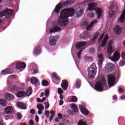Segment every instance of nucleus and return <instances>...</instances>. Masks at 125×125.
Instances as JSON below:
<instances>
[{"label":"nucleus","mask_w":125,"mask_h":125,"mask_svg":"<svg viewBox=\"0 0 125 125\" xmlns=\"http://www.w3.org/2000/svg\"><path fill=\"white\" fill-rule=\"evenodd\" d=\"M75 14V9L67 8L62 10L61 12V17L59 23L61 26H66L68 24V17H71Z\"/></svg>","instance_id":"obj_1"},{"label":"nucleus","mask_w":125,"mask_h":125,"mask_svg":"<svg viewBox=\"0 0 125 125\" xmlns=\"http://www.w3.org/2000/svg\"><path fill=\"white\" fill-rule=\"evenodd\" d=\"M89 11H92L95 10L96 13L97 15V18H100L102 15V9L100 8L97 7V4L96 3H90L88 4Z\"/></svg>","instance_id":"obj_2"},{"label":"nucleus","mask_w":125,"mask_h":125,"mask_svg":"<svg viewBox=\"0 0 125 125\" xmlns=\"http://www.w3.org/2000/svg\"><path fill=\"white\" fill-rule=\"evenodd\" d=\"M74 3L73 0H67L63 2H60L55 8V12L58 14L60 12V9L63 7V6H69V5H72Z\"/></svg>","instance_id":"obj_3"},{"label":"nucleus","mask_w":125,"mask_h":125,"mask_svg":"<svg viewBox=\"0 0 125 125\" xmlns=\"http://www.w3.org/2000/svg\"><path fill=\"white\" fill-rule=\"evenodd\" d=\"M107 85V83H106V79L105 78H102V80L96 83L95 85V89L97 91H103V86H106Z\"/></svg>","instance_id":"obj_4"},{"label":"nucleus","mask_w":125,"mask_h":125,"mask_svg":"<svg viewBox=\"0 0 125 125\" xmlns=\"http://www.w3.org/2000/svg\"><path fill=\"white\" fill-rule=\"evenodd\" d=\"M88 72V78L89 79H94L95 75H96V65L95 63H92L90 67L87 69Z\"/></svg>","instance_id":"obj_5"},{"label":"nucleus","mask_w":125,"mask_h":125,"mask_svg":"<svg viewBox=\"0 0 125 125\" xmlns=\"http://www.w3.org/2000/svg\"><path fill=\"white\" fill-rule=\"evenodd\" d=\"M13 10L7 9L5 11L0 12V17L5 16L6 19H9V18H10V17L13 15Z\"/></svg>","instance_id":"obj_6"},{"label":"nucleus","mask_w":125,"mask_h":125,"mask_svg":"<svg viewBox=\"0 0 125 125\" xmlns=\"http://www.w3.org/2000/svg\"><path fill=\"white\" fill-rule=\"evenodd\" d=\"M113 44H114V41H110L108 42L107 50V54L108 56H111L112 53H114V46Z\"/></svg>","instance_id":"obj_7"},{"label":"nucleus","mask_w":125,"mask_h":125,"mask_svg":"<svg viewBox=\"0 0 125 125\" xmlns=\"http://www.w3.org/2000/svg\"><path fill=\"white\" fill-rule=\"evenodd\" d=\"M120 58H121V54L118 52H115L113 56L109 57V59L113 62H118V61L120 60Z\"/></svg>","instance_id":"obj_8"},{"label":"nucleus","mask_w":125,"mask_h":125,"mask_svg":"<svg viewBox=\"0 0 125 125\" xmlns=\"http://www.w3.org/2000/svg\"><path fill=\"white\" fill-rule=\"evenodd\" d=\"M108 83L110 87L113 86L115 84V76L114 75H109L108 76Z\"/></svg>","instance_id":"obj_9"},{"label":"nucleus","mask_w":125,"mask_h":125,"mask_svg":"<svg viewBox=\"0 0 125 125\" xmlns=\"http://www.w3.org/2000/svg\"><path fill=\"white\" fill-rule=\"evenodd\" d=\"M114 69H115V65L113 63L109 62L105 66V73H111L112 71L114 70Z\"/></svg>","instance_id":"obj_10"},{"label":"nucleus","mask_w":125,"mask_h":125,"mask_svg":"<svg viewBox=\"0 0 125 125\" xmlns=\"http://www.w3.org/2000/svg\"><path fill=\"white\" fill-rule=\"evenodd\" d=\"M58 40V36H51L49 38V42L51 45H56L57 40Z\"/></svg>","instance_id":"obj_11"},{"label":"nucleus","mask_w":125,"mask_h":125,"mask_svg":"<svg viewBox=\"0 0 125 125\" xmlns=\"http://www.w3.org/2000/svg\"><path fill=\"white\" fill-rule=\"evenodd\" d=\"M57 32H61V28L57 25L53 24V26L50 29V34H53V33H56Z\"/></svg>","instance_id":"obj_12"},{"label":"nucleus","mask_w":125,"mask_h":125,"mask_svg":"<svg viewBox=\"0 0 125 125\" xmlns=\"http://www.w3.org/2000/svg\"><path fill=\"white\" fill-rule=\"evenodd\" d=\"M61 86L63 90H67L69 86V83L66 80H63L61 83Z\"/></svg>","instance_id":"obj_13"},{"label":"nucleus","mask_w":125,"mask_h":125,"mask_svg":"<svg viewBox=\"0 0 125 125\" xmlns=\"http://www.w3.org/2000/svg\"><path fill=\"white\" fill-rule=\"evenodd\" d=\"M79 109H80V111L81 113L84 115H88L89 114V112L87 109H86V108L84 107L83 105H79Z\"/></svg>","instance_id":"obj_14"},{"label":"nucleus","mask_w":125,"mask_h":125,"mask_svg":"<svg viewBox=\"0 0 125 125\" xmlns=\"http://www.w3.org/2000/svg\"><path fill=\"white\" fill-rule=\"evenodd\" d=\"M16 69L21 70V69H25L26 68V63L25 62H17L16 64Z\"/></svg>","instance_id":"obj_15"},{"label":"nucleus","mask_w":125,"mask_h":125,"mask_svg":"<svg viewBox=\"0 0 125 125\" xmlns=\"http://www.w3.org/2000/svg\"><path fill=\"white\" fill-rule=\"evenodd\" d=\"M113 31L116 35H120L122 33V27L117 25L114 27Z\"/></svg>","instance_id":"obj_16"},{"label":"nucleus","mask_w":125,"mask_h":125,"mask_svg":"<svg viewBox=\"0 0 125 125\" xmlns=\"http://www.w3.org/2000/svg\"><path fill=\"white\" fill-rule=\"evenodd\" d=\"M109 36L107 35L104 37V40L102 41L101 46L102 47H105L107 45V42H108V40H109Z\"/></svg>","instance_id":"obj_17"},{"label":"nucleus","mask_w":125,"mask_h":125,"mask_svg":"<svg viewBox=\"0 0 125 125\" xmlns=\"http://www.w3.org/2000/svg\"><path fill=\"white\" fill-rule=\"evenodd\" d=\"M13 70L10 69H4L3 70H2L0 74L1 75H8L9 74H12L13 73Z\"/></svg>","instance_id":"obj_18"},{"label":"nucleus","mask_w":125,"mask_h":125,"mask_svg":"<svg viewBox=\"0 0 125 125\" xmlns=\"http://www.w3.org/2000/svg\"><path fill=\"white\" fill-rule=\"evenodd\" d=\"M125 21V9L124 10L121 16L118 19L119 23H124Z\"/></svg>","instance_id":"obj_19"},{"label":"nucleus","mask_w":125,"mask_h":125,"mask_svg":"<svg viewBox=\"0 0 125 125\" xmlns=\"http://www.w3.org/2000/svg\"><path fill=\"white\" fill-rule=\"evenodd\" d=\"M17 106L20 109H21L22 110H26L27 109V107H26V105L21 102H18L17 103Z\"/></svg>","instance_id":"obj_20"},{"label":"nucleus","mask_w":125,"mask_h":125,"mask_svg":"<svg viewBox=\"0 0 125 125\" xmlns=\"http://www.w3.org/2000/svg\"><path fill=\"white\" fill-rule=\"evenodd\" d=\"M42 52V49H41V45L37 46L34 49L33 53L34 55H38Z\"/></svg>","instance_id":"obj_21"},{"label":"nucleus","mask_w":125,"mask_h":125,"mask_svg":"<svg viewBox=\"0 0 125 125\" xmlns=\"http://www.w3.org/2000/svg\"><path fill=\"white\" fill-rule=\"evenodd\" d=\"M98 58H99L98 61L99 66H101L102 65V62L104 61V58H103V54H99L98 55Z\"/></svg>","instance_id":"obj_22"},{"label":"nucleus","mask_w":125,"mask_h":125,"mask_svg":"<svg viewBox=\"0 0 125 125\" xmlns=\"http://www.w3.org/2000/svg\"><path fill=\"white\" fill-rule=\"evenodd\" d=\"M97 23V21H92L90 23V25H88L86 27V30L87 31H91L92 30V26L94 25L95 24H96Z\"/></svg>","instance_id":"obj_23"},{"label":"nucleus","mask_w":125,"mask_h":125,"mask_svg":"<svg viewBox=\"0 0 125 125\" xmlns=\"http://www.w3.org/2000/svg\"><path fill=\"white\" fill-rule=\"evenodd\" d=\"M86 44V42H80L76 44V48L80 49L81 48L83 47Z\"/></svg>","instance_id":"obj_24"},{"label":"nucleus","mask_w":125,"mask_h":125,"mask_svg":"<svg viewBox=\"0 0 125 125\" xmlns=\"http://www.w3.org/2000/svg\"><path fill=\"white\" fill-rule=\"evenodd\" d=\"M25 91H20L17 93V96L19 98H21V97H25Z\"/></svg>","instance_id":"obj_25"},{"label":"nucleus","mask_w":125,"mask_h":125,"mask_svg":"<svg viewBox=\"0 0 125 125\" xmlns=\"http://www.w3.org/2000/svg\"><path fill=\"white\" fill-rule=\"evenodd\" d=\"M13 112V109L11 106H7L5 108V112L6 114H10V113H12Z\"/></svg>","instance_id":"obj_26"},{"label":"nucleus","mask_w":125,"mask_h":125,"mask_svg":"<svg viewBox=\"0 0 125 125\" xmlns=\"http://www.w3.org/2000/svg\"><path fill=\"white\" fill-rule=\"evenodd\" d=\"M71 108L73 111L75 112V113H78L79 112V108H78V106H77V105H76V104H71Z\"/></svg>","instance_id":"obj_27"},{"label":"nucleus","mask_w":125,"mask_h":125,"mask_svg":"<svg viewBox=\"0 0 125 125\" xmlns=\"http://www.w3.org/2000/svg\"><path fill=\"white\" fill-rule=\"evenodd\" d=\"M81 84H82V81L80 79H77L76 81V88H80L81 87Z\"/></svg>","instance_id":"obj_28"},{"label":"nucleus","mask_w":125,"mask_h":125,"mask_svg":"<svg viewBox=\"0 0 125 125\" xmlns=\"http://www.w3.org/2000/svg\"><path fill=\"white\" fill-rule=\"evenodd\" d=\"M52 77L53 79H54V80H56V81H60V80H61V78L59 77V76H58L56 73H53L52 74Z\"/></svg>","instance_id":"obj_29"},{"label":"nucleus","mask_w":125,"mask_h":125,"mask_svg":"<svg viewBox=\"0 0 125 125\" xmlns=\"http://www.w3.org/2000/svg\"><path fill=\"white\" fill-rule=\"evenodd\" d=\"M30 83L32 84H37L38 83V79L36 77H32L30 80Z\"/></svg>","instance_id":"obj_30"},{"label":"nucleus","mask_w":125,"mask_h":125,"mask_svg":"<svg viewBox=\"0 0 125 125\" xmlns=\"http://www.w3.org/2000/svg\"><path fill=\"white\" fill-rule=\"evenodd\" d=\"M83 10L81 9L80 8H78L77 11L76 12V14L78 17L82 16V15H83Z\"/></svg>","instance_id":"obj_31"},{"label":"nucleus","mask_w":125,"mask_h":125,"mask_svg":"<svg viewBox=\"0 0 125 125\" xmlns=\"http://www.w3.org/2000/svg\"><path fill=\"white\" fill-rule=\"evenodd\" d=\"M27 96H30L32 94V87H29L27 91L26 92Z\"/></svg>","instance_id":"obj_32"},{"label":"nucleus","mask_w":125,"mask_h":125,"mask_svg":"<svg viewBox=\"0 0 125 125\" xmlns=\"http://www.w3.org/2000/svg\"><path fill=\"white\" fill-rule=\"evenodd\" d=\"M0 104L1 106H6V101H5V100L4 99L0 100Z\"/></svg>","instance_id":"obj_33"},{"label":"nucleus","mask_w":125,"mask_h":125,"mask_svg":"<svg viewBox=\"0 0 125 125\" xmlns=\"http://www.w3.org/2000/svg\"><path fill=\"white\" fill-rule=\"evenodd\" d=\"M100 35V34H99V33L98 32L96 33L94 35L93 38L91 39V41H92L93 42H94L95 40L98 39V36H99Z\"/></svg>","instance_id":"obj_34"},{"label":"nucleus","mask_w":125,"mask_h":125,"mask_svg":"<svg viewBox=\"0 0 125 125\" xmlns=\"http://www.w3.org/2000/svg\"><path fill=\"white\" fill-rule=\"evenodd\" d=\"M37 108L38 109V110H44V106H43V105L39 104L37 105Z\"/></svg>","instance_id":"obj_35"},{"label":"nucleus","mask_w":125,"mask_h":125,"mask_svg":"<svg viewBox=\"0 0 125 125\" xmlns=\"http://www.w3.org/2000/svg\"><path fill=\"white\" fill-rule=\"evenodd\" d=\"M14 99V95L12 94H8V100H13Z\"/></svg>","instance_id":"obj_36"},{"label":"nucleus","mask_w":125,"mask_h":125,"mask_svg":"<svg viewBox=\"0 0 125 125\" xmlns=\"http://www.w3.org/2000/svg\"><path fill=\"white\" fill-rule=\"evenodd\" d=\"M77 125H86V122L80 120H79Z\"/></svg>","instance_id":"obj_37"},{"label":"nucleus","mask_w":125,"mask_h":125,"mask_svg":"<svg viewBox=\"0 0 125 125\" xmlns=\"http://www.w3.org/2000/svg\"><path fill=\"white\" fill-rule=\"evenodd\" d=\"M42 85H43V86H47V85H48V82L46 80L42 81Z\"/></svg>","instance_id":"obj_38"},{"label":"nucleus","mask_w":125,"mask_h":125,"mask_svg":"<svg viewBox=\"0 0 125 125\" xmlns=\"http://www.w3.org/2000/svg\"><path fill=\"white\" fill-rule=\"evenodd\" d=\"M44 93H45V96L46 97H48V96H49V89H47L45 90Z\"/></svg>","instance_id":"obj_39"},{"label":"nucleus","mask_w":125,"mask_h":125,"mask_svg":"<svg viewBox=\"0 0 125 125\" xmlns=\"http://www.w3.org/2000/svg\"><path fill=\"white\" fill-rule=\"evenodd\" d=\"M12 90L14 91H18V90H19V88H18L17 86L15 85L12 87Z\"/></svg>","instance_id":"obj_40"},{"label":"nucleus","mask_w":125,"mask_h":125,"mask_svg":"<svg viewBox=\"0 0 125 125\" xmlns=\"http://www.w3.org/2000/svg\"><path fill=\"white\" fill-rule=\"evenodd\" d=\"M82 52H83V49H81L78 53H77V56L79 58V59H80L81 58V56L82 55Z\"/></svg>","instance_id":"obj_41"},{"label":"nucleus","mask_w":125,"mask_h":125,"mask_svg":"<svg viewBox=\"0 0 125 125\" xmlns=\"http://www.w3.org/2000/svg\"><path fill=\"white\" fill-rule=\"evenodd\" d=\"M63 91L61 88H58V93L59 94H62L63 93Z\"/></svg>","instance_id":"obj_42"},{"label":"nucleus","mask_w":125,"mask_h":125,"mask_svg":"<svg viewBox=\"0 0 125 125\" xmlns=\"http://www.w3.org/2000/svg\"><path fill=\"white\" fill-rule=\"evenodd\" d=\"M71 100L72 102H77V101H78V98L76 96H73Z\"/></svg>","instance_id":"obj_43"},{"label":"nucleus","mask_w":125,"mask_h":125,"mask_svg":"<svg viewBox=\"0 0 125 125\" xmlns=\"http://www.w3.org/2000/svg\"><path fill=\"white\" fill-rule=\"evenodd\" d=\"M88 16L90 18H93L94 17V13H88Z\"/></svg>","instance_id":"obj_44"},{"label":"nucleus","mask_w":125,"mask_h":125,"mask_svg":"<svg viewBox=\"0 0 125 125\" xmlns=\"http://www.w3.org/2000/svg\"><path fill=\"white\" fill-rule=\"evenodd\" d=\"M118 92H119V93H120V94H121L122 93H124V90L123 89V88H122L121 87H119L118 88Z\"/></svg>","instance_id":"obj_45"},{"label":"nucleus","mask_w":125,"mask_h":125,"mask_svg":"<svg viewBox=\"0 0 125 125\" xmlns=\"http://www.w3.org/2000/svg\"><path fill=\"white\" fill-rule=\"evenodd\" d=\"M17 119L18 120H21V119H22V115L21 114L19 113H17Z\"/></svg>","instance_id":"obj_46"},{"label":"nucleus","mask_w":125,"mask_h":125,"mask_svg":"<svg viewBox=\"0 0 125 125\" xmlns=\"http://www.w3.org/2000/svg\"><path fill=\"white\" fill-rule=\"evenodd\" d=\"M89 52L90 53H94V52H95V49H94V48H90V50H89Z\"/></svg>","instance_id":"obj_47"},{"label":"nucleus","mask_w":125,"mask_h":125,"mask_svg":"<svg viewBox=\"0 0 125 125\" xmlns=\"http://www.w3.org/2000/svg\"><path fill=\"white\" fill-rule=\"evenodd\" d=\"M45 115L46 118H49V111L48 110H46L45 112Z\"/></svg>","instance_id":"obj_48"},{"label":"nucleus","mask_w":125,"mask_h":125,"mask_svg":"<svg viewBox=\"0 0 125 125\" xmlns=\"http://www.w3.org/2000/svg\"><path fill=\"white\" fill-rule=\"evenodd\" d=\"M125 64V61H121V62L119 63V64L120 66H124Z\"/></svg>","instance_id":"obj_49"},{"label":"nucleus","mask_w":125,"mask_h":125,"mask_svg":"<svg viewBox=\"0 0 125 125\" xmlns=\"http://www.w3.org/2000/svg\"><path fill=\"white\" fill-rule=\"evenodd\" d=\"M114 7H115V4H112L111 6H110V7L109 8L110 13L111 12V9H114Z\"/></svg>","instance_id":"obj_50"},{"label":"nucleus","mask_w":125,"mask_h":125,"mask_svg":"<svg viewBox=\"0 0 125 125\" xmlns=\"http://www.w3.org/2000/svg\"><path fill=\"white\" fill-rule=\"evenodd\" d=\"M36 113V111H35V109H32L30 110V114H32V115H35Z\"/></svg>","instance_id":"obj_51"},{"label":"nucleus","mask_w":125,"mask_h":125,"mask_svg":"<svg viewBox=\"0 0 125 125\" xmlns=\"http://www.w3.org/2000/svg\"><path fill=\"white\" fill-rule=\"evenodd\" d=\"M111 13L110 12V10H109V13L111 15V16L113 17L114 16V14H115V11H112V9H111Z\"/></svg>","instance_id":"obj_52"},{"label":"nucleus","mask_w":125,"mask_h":125,"mask_svg":"<svg viewBox=\"0 0 125 125\" xmlns=\"http://www.w3.org/2000/svg\"><path fill=\"white\" fill-rule=\"evenodd\" d=\"M58 117L59 119H60V120H61V119H62V118L63 117V115H62V114H61V113H59L58 114Z\"/></svg>","instance_id":"obj_53"},{"label":"nucleus","mask_w":125,"mask_h":125,"mask_svg":"<svg viewBox=\"0 0 125 125\" xmlns=\"http://www.w3.org/2000/svg\"><path fill=\"white\" fill-rule=\"evenodd\" d=\"M48 108H49V103L48 102L45 106V110H47Z\"/></svg>","instance_id":"obj_54"},{"label":"nucleus","mask_w":125,"mask_h":125,"mask_svg":"<svg viewBox=\"0 0 125 125\" xmlns=\"http://www.w3.org/2000/svg\"><path fill=\"white\" fill-rule=\"evenodd\" d=\"M122 58L125 60V52H123L122 53Z\"/></svg>","instance_id":"obj_55"},{"label":"nucleus","mask_w":125,"mask_h":125,"mask_svg":"<svg viewBox=\"0 0 125 125\" xmlns=\"http://www.w3.org/2000/svg\"><path fill=\"white\" fill-rule=\"evenodd\" d=\"M42 110L39 109L38 111V115H42Z\"/></svg>","instance_id":"obj_56"},{"label":"nucleus","mask_w":125,"mask_h":125,"mask_svg":"<svg viewBox=\"0 0 125 125\" xmlns=\"http://www.w3.org/2000/svg\"><path fill=\"white\" fill-rule=\"evenodd\" d=\"M87 24H88V22L86 21H85L83 22L82 25L83 26H86Z\"/></svg>","instance_id":"obj_57"},{"label":"nucleus","mask_w":125,"mask_h":125,"mask_svg":"<svg viewBox=\"0 0 125 125\" xmlns=\"http://www.w3.org/2000/svg\"><path fill=\"white\" fill-rule=\"evenodd\" d=\"M35 120H36V122H37V123H39V121L40 120V117H39V116H36L35 117Z\"/></svg>","instance_id":"obj_58"},{"label":"nucleus","mask_w":125,"mask_h":125,"mask_svg":"<svg viewBox=\"0 0 125 125\" xmlns=\"http://www.w3.org/2000/svg\"><path fill=\"white\" fill-rule=\"evenodd\" d=\"M29 124L30 125H34V121L33 120H30L29 122Z\"/></svg>","instance_id":"obj_59"},{"label":"nucleus","mask_w":125,"mask_h":125,"mask_svg":"<svg viewBox=\"0 0 125 125\" xmlns=\"http://www.w3.org/2000/svg\"><path fill=\"white\" fill-rule=\"evenodd\" d=\"M50 114L51 115H52V116H54L55 115V111H54V110H51Z\"/></svg>","instance_id":"obj_60"},{"label":"nucleus","mask_w":125,"mask_h":125,"mask_svg":"<svg viewBox=\"0 0 125 125\" xmlns=\"http://www.w3.org/2000/svg\"><path fill=\"white\" fill-rule=\"evenodd\" d=\"M63 103H64V102L63 101H62V100L60 101L59 104H60V106L63 105Z\"/></svg>","instance_id":"obj_61"},{"label":"nucleus","mask_w":125,"mask_h":125,"mask_svg":"<svg viewBox=\"0 0 125 125\" xmlns=\"http://www.w3.org/2000/svg\"><path fill=\"white\" fill-rule=\"evenodd\" d=\"M60 99H61V100H62V99L64 98V97L63 96V95H62V94H60Z\"/></svg>","instance_id":"obj_62"},{"label":"nucleus","mask_w":125,"mask_h":125,"mask_svg":"<svg viewBox=\"0 0 125 125\" xmlns=\"http://www.w3.org/2000/svg\"><path fill=\"white\" fill-rule=\"evenodd\" d=\"M37 101H38V102H39L40 103H42V99H41L40 98H37Z\"/></svg>","instance_id":"obj_63"},{"label":"nucleus","mask_w":125,"mask_h":125,"mask_svg":"<svg viewBox=\"0 0 125 125\" xmlns=\"http://www.w3.org/2000/svg\"><path fill=\"white\" fill-rule=\"evenodd\" d=\"M102 39H103V37L100 36V38H99V42H100L102 41Z\"/></svg>","instance_id":"obj_64"}]
</instances>
